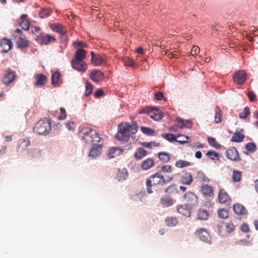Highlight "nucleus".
I'll return each instance as SVG.
<instances>
[{"mask_svg":"<svg viewBox=\"0 0 258 258\" xmlns=\"http://www.w3.org/2000/svg\"><path fill=\"white\" fill-rule=\"evenodd\" d=\"M118 131L115 136L120 141L127 142L130 139L131 134H135L139 128L136 122L132 125L127 122H121L118 125Z\"/></svg>","mask_w":258,"mask_h":258,"instance_id":"f257e3e1","label":"nucleus"},{"mask_svg":"<svg viewBox=\"0 0 258 258\" xmlns=\"http://www.w3.org/2000/svg\"><path fill=\"white\" fill-rule=\"evenodd\" d=\"M165 183H166V179L162 175L161 172H157L147 179L146 186L147 191L149 194H151L153 192L152 186L154 187Z\"/></svg>","mask_w":258,"mask_h":258,"instance_id":"f03ea898","label":"nucleus"},{"mask_svg":"<svg viewBox=\"0 0 258 258\" xmlns=\"http://www.w3.org/2000/svg\"><path fill=\"white\" fill-rule=\"evenodd\" d=\"M51 129V123L50 120L45 118L40 120L36 123L33 128V131L37 135L46 136L50 133Z\"/></svg>","mask_w":258,"mask_h":258,"instance_id":"7ed1b4c3","label":"nucleus"},{"mask_svg":"<svg viewBox=\"0 0 258 258\" xmlns=\"http://www.w3.org/2000/svg\"><path fill=\"white\" fill-rule=\"evenodd\" d=\"M82 139L88 144H97L101 139L99 134L94 130L85 128L82 130Z\"/></svg>","mask_w":258,"mask_h":258,"instance_id":"20e7f679","label":"nucleus"},{"mask_svg":"<svg viewBox=\"0 0 258 258\" xmlns=\"http://www.w3.org/2000/svg\"><path fill=\"white\" fill-rule=\"evenodd\" d=\"M139 113H147L148 115H149L151 118L154 119L155 120H159L163 117V114L162 113V112H160L157 109L148 107L141 110L139 111Z\"/></svg>","mask_w":258,"mask_h":258,"instance_id":"39448f33","label":"nucleus"},{"mask_svg":"<svg viewBox=\"0 0 258 258\" xmlns=\"http://www.w3.org/2000/svg\"><path fill=\"white\" fill-rule=\"evenodd\" d=\"M16 78V73L9 69L7 70L6 73L4 74L2 82L5 85L8 86L15 81Z\"/></svg>","mask_w":258,"mask_h":258,"instance_id":"423d86ee","label":"nucleus"},{"mask_svg":"<svg viewBox=\"0 0 258 258\" xmlns=\"http://www.w3.org/2000/svg\"><path fill=\"white\" fill-rule=\"evenodd\" d=\"M192 209L193 207L192 206L186 204L179 205L176 207L177 211L187 217L191 216Z\"/></svg>","mask_w":258,"mask_h":258,"instance_id":"0eeeda50","label":"nucleus"},{"mask_svg":"<svg viewBox=\"0 0 258 258\" xmlns=\"http://www.w3.org/2000/svg\"><path fill=\"white\" fill-rule=\"evenodd\" d=\"M185 202L187 203L186 204L193 206L197 204L198 202V197L194 192L191 191L186 192L183 197Z\"/></svg>","mask_w":258,"mask_h":258,"instance_id":"6e6552de","label":"nucleus"},{"mask_svg":"<svg viewBox=\"0 0 258 258\" xmlns=\"http://www.w3.org/2000/svg\"><path fill=\"white\" fill-rule=\"evenodd\" d=\"M247 79V74L243 70L239 71L233 76L234 82L238 85H242Z\"/></svg>","mask_w":258,"mask_h":258,"instance_id":"1a4fd4ad","label":"nucleus"},{"mask_svg":"<svg viewBox=\"0 0 258 258\" xmlns=\"http://www.w3.org/2000/svg\"><path fill=\"white\" fill-rule=\"evenodd\" d=\"M227 157L235 162H238L241 160L240 156L235 147H231L226 151Z\"/></svg>","mask_w":258,"mask_h":258,"instance_id":"9d476101","label":"nucleus"},{"mask_svg":"<svg viewBox=\"0 0 258 258\" xmlns=\"http://www.w3.org/2000/svg\"><path fill=\"white\" fill-rule=\"evenodd\" d=\"M71 64L74 69L79 72H84L88 68L87 64L82 60L79 61L72 59Z\"/></svg>","mask_w":258,"mask_h":258,"instance_id":"9b49d317","label":"nucleus"},{"mask_svg":"<svg viewBox=\"0 0 258 258\" xmlns=\"http://www.w3.org/2000/svg\"><path fill=\"white\" fill-rule=\"evenodd\" d=\"M196 235L202 241L208 242L211 239V236L208 231L205 228H201L196 232Z\"/></svg>","mask_w":258,"mask_h":258,"instance_id":"f8f14e48","label":"nucleus"},{"mask_svg":"<svg viewBox=\"0 0 258 258\" xmlns=\"http://www.w3.org/2000/svg\"><path fill=\"white\" fill-rule=\"evenodd\" d=\"M162 137L166 140H168L169 142H177L180 144H183L186 143L188 142V140H189V137L187 136H185L184 138L186 139V140H178L176 139V137L173 134H165L162 135Z\"/></svg>","mask_w":258,"mask_h":258,"instance_id":"ddd939ff","label":"nucleus"},{"mask_svg":"<svg viewBox=\"0 0 258 258\" xmlns=\"http://www.w3.org/2000/svg\"><path fill=\"white\" fill-rule=\"evenodd\" d=\"M0 46L2 48L3 52H8L12 49L13 44L11 40L4 38L0 40Z\"/></svg>","mask_w":258,"mask_h":258,"instance_id":"4468645a","label":"nucleus"},{"mask_svg":"<svg viewBox=\"0 0 258 258\" xmlns=\"http://www.w3.org/2000/svg\"><path fill=\"white\" fill-rule=\"evenodd\" d=\"M218 199L219 203L223 204L229 202L231 200L226 191L223 188L220 190Z\"/></svg>","mask_w":258,"mask_h":258,"instance_id":"2eb2a0df","label":"nucleus"},{"mask_svg":"<svg viewBox=\"0 0 258 258\" xmlns=\"http://www.w3.org/2000/svg\"><path fill=\"white\" fill-rule=\"evenodd\" d=\"M104 73L100 70H93L90 73V78L92 81L99 82L104 78Z\"/></svg>","mask_w":258,"mask_h":258,"instance_id":"dca6fc26","label":"nucleus"},{"mask_svg":"<svg viewBox=\"0 0 258 258\" xmlns=\"http://www.w3.org/2000/svg\"><path fill=\"white\" fill-rule=\"evenodd\" d=\"M123 151V150L121 148L113 147L109 150L107 156L110 159L115 158L121 155Z\"/></svg>","mask_w":258,"mask_h":258,"instance_id":"f3484780","label":"nucleus"},{"mask_svg":"<svg viewBox=\"0 0 258 258\" xmlns=\"http://www.w3.org/2000/svg\"><path fill=\"white\" fill-rule=\"evenodd\" d=\"M201 191L206 197H212L214 195V189L211 186L204 184L201 186Z\"/></svg>","mask_w":258,"mask_h":258,"instance_id":"a211bd4d","label":"nucleus"},{"mask_svg":"<svg viewBox=\"0 0 258 258\" xmlns=\"http://www.w3.org/2000/svg\"><path fill=\"white\" fill-rule=\"evenodd\" d=\"M102 146L99 144H94L89 152V156L95 158L99 156L101 153Z\"/></svg>","mask_w":258,"mask_h":258,"instance_id":"6ab92c4d","label":"nucleus"},{"mask_svg":"<svg viewBox=\"0 0 258 258\" xmlns=\"http://www.w3.org/2000/svg\"><path fill=\"white\" fill-rule=\"evenodd\" d=\"M177 125L180 128H190L192 126V123L189 120H184L183 119L177 117L176 118Z\"/></svg>","mask_w":258,"mask_h":258,"instance_id":"aec40b11","label":"nucleus"},{"mask_svg":"<svg viewBox=\"0 0 258 258\" xmlns=\"http://www.w3.org/2000/svg\"><path fill=\"white\" fill-rule=\"evenodd\" d=\"M233 209L236 215H244L247 214V211L246 209L241 204H234L233 206Z\"/></svg>","mask_w":258,"mask_h":258,"instance_id":"412c9836","label":"nucleus"},{"mask_svg":"<svg viewBox=\"0 0 258 258\" xmlns=\"http://www.w3.org/2000/svg\"><path fill=\"white\" fill-rule=\"evenodd\" d=\"M193 181V178L190 173L186 172L180 177V182L183 184L190 185Z\"/></svg>","mask_w":258,"mask_h":258,"instance_id":"4be33fe9","label":"nucleus"},{"mask_svg":"<svg viewBox=\"0 0 258 258\" xmlns=\"http://www.w3.org/2000/svg\"><path fill=\"white\" fill-rule=\"evenodd\" d=\"M86 51L83 48H79L76 52L74 57L73 60H82L86 58Z\"/></svg>","mask_w":258,"mask_h":258,"instance_id":"5701e85b","label":"nucleus"},{"mask_svg":"<svg viewBox=\"0 0 258 258\" xmlns=\"http://www.w3.org/2000/svg\"><path fill=\"white\" fill-rule=\"evenodd\" d=\"M35 85L37 86L44 85L47 81V77L43 74H37L35 76Z\"/></svg>","mask_w":258,"mask_h":258,"instance_id":"b1692460","label":"nucleus"},{"mask_svg":"<svg viewBox=\"0 0 258 258\" xmlns=\"http://www.w3.org/2000/svg\"><path fill=\"white\" fill-rule=\"evenodd\" d=\"M27 15H22L21 16L19 21V24L21 27L24 30H28L30 26V23L28 20L27 19Z\"/></svg>","mask_w":258,"mask_h":258,"instance_id":"393cba45","label":"nucleus"},{"mask_svg":"<svg viewBox=\"0 0 258 258\" xmlns=\"http://www.w3.org/2000/svg\"><path fill=\"white\" fill-rule=\"evenodd\" d=\"M91 62L94 66L100 65L103 62V58L99 55H96L93 51L91 52Z\"/></svg>","mask_w":258,"mask_h":258,"instance_id":"a878e982","label":"nucleus"},{"mask_svg":"<svg viewBox=\"0 0 258 258\" xmlns=\"http://www.w3.org/2000/svg\"><path fill=\"white\" fill-rule=\"evenodd\" d=\"M160 203L163 207H168L173 205L174 200L169 196H165L161 199Z\"/></svg>","mask_w":258,"mask_h":258,"instance_id":"bb28decb","label":"nucleus"},{"mask_svg":"<svg viewBox=\"0 0 258 258\" xmlns=\"http://www.w3.org/2000/svg\"><path fill=\"white\" fill-rule=\"evenodd\" d=\"M30 146V142L28 140H21L17 146L18 152H22Z\"/></svg>","mask_w":258,"mask_h":258,"instance_id":"cd10ccee","label":"nucleus"},{"mask_svg":"<svg viewBox=\"0 0 258 258\" xmlns=\"http://www.w3.org/2000/svg\"><path fill=\"white\" fill-rule=\"evenodd\" d=\"M223 115V112L220 108V107L218 106H217L215 108V119L214 122L216 123H218L221 122L222 121V117Z\"/></svg>","mask_w":258,"mask_h":258,"instance_id":"c85d7f7f","label":"nucleus"},{"mask_svg":"<svg viewBox=\"0 0 258 258\" xmlns=\"http://www.w3.org/2000/svg\"><path fill=\"white\" fill-rule=\"evenodd\" d=\"M154 165V160L152 158H148L143 161L142 167L144 170H148Z\"/></svg>","mask_w":258,"mask_h":258,"instance_id":"c756f323","label":"nucleus"},{"mask_svg":"<svg viewBox=\"0 0 258 258\" xmlns=\"http://www.w3.org/2000/svg\"><path fill=\"white\" fill-rule=\"evenodd\" d=\"M209 216V214L206 210L200 209L197 213V218L201 220H207Z\"/></svg>","mask_w":258,"mask_h":258,"instance_id":"7c9ffc66","label":"nucleus"},{"mask_svg":"<svg viewBox=\"0 0 258 258\" xmlns=\"http://www.w3.org/2000/svg\"><path fill=\"white\" fill-rule=\"evenodd\" d=\"M147 154V151L142 148H139L135 153V157L137 160L142 159Z\"/></svg>","mask_w":258,"mask_h":258,"instance_id":"2f4dec72","label":"nucleus"},{"mask_svg":"<svg viewBox=\"0 0 258 258\" xmlns=\"http://www.w3.org/2000/svg\"><path fill=\"white\" fill-rule=\"evenodd\" d=\"M196 178L201 182H209L210 179L202 171H199L197 172Z\"/></svg>","mask_w":258,"mask_h":258,"instance_id":"473e14b6","label":"nucleus"},{"mask_svg":"<svg viewBox=\"0 0 258 258\" xmlns=\"http://www.w3.org/2000/svg\"><path fill=\"white\" fill-rule=\"evenodd\" d=\"M55 40L56 39L54 36L47 35L41 37L40 43L41 44L47 45L52 41H55Z\"/></svg>","mask_w":258,"mask_h":258,"instance_id":"72a5a7b5","label":"nucleus"},{"mask_svg":"<svg viewBox=\"0 0 258 258\" xmlns=\"http://www.w3.org/2000/svg\"><path fill=\"white\" fill-rule=\"evenodd\" d=\"M52 29L53 31L57 32L61 35H64L67 32V29L65 27H63L60 24H55L53 26Z\"/></svg>","mask_w":258,"mask_h":258,"instance_id":"f704fd0d","label":"nucleus"},{"mask_svg":"<svg viewBox=\"0 0 258 258\" xmlns=\"http://www.w3.org/2000/svg\"><path fill=\"white\" fill-rule=\"evenodd\" d=\"M158 156L160 160L164 163L168 162L171 158L170 155L166 152H159Z\"/></svg>","mask_w":258,"mask_h":258,"instance_id":"c9c22d12","label":"nucleus"},{"mask_svg":"<svg viewBox=\"0 0 258 258\" xmlns=\"http://www.w3.org/2000/svg\"><path fill=\"white\" fill-rule=\"evenodd\" d=\"M244 135L240 133L239 132H235L231 139V141L234 142H241L244 138Z\"/></svg>","mask_w":258,"mask_h":258,"instance_id":"e433bc0d","label":"nucleus"},{"mask_svg":"<svg viewBox=\"0 0 258 258\" xmlns=\"http://www.w3.org/2000/svg\"><path fill=\"white\" fill-rule=\"evenodd\" d=\"M218 216L219 218L226 219L229 218V213L228 210L222 209L218 211Z\"/></svg>","mask_w":258,"mask_h":258,"instance_id":"4c0bfd02","label":"nucleus"},{"mask_svg":"<svg viewBox=\"0 0 258 258\" xmlns=\"http://www.w3.org/2000/svg\"><path fill=\"white\" fill-rule=\"evenodd\" d=\"M191 165V163L187 161L179 160L175 162V166L178 168H183L185 167L189 166Z\"/></svg>","mask_w":258,"mask_h":258,"instance_id":"58836bf2","label":"nucleus"},{"mask_svg":"<svg viewBox=\"0 0 258 258\" xmlns=\"http://www.w3.org/2000/svg\"><path fill=\"white\" fill-rule=\"evenodd\" d=\"M17 46L19 48H26L28 46V41L22 37H20L17 41Z\"/></svg>","mask_w":258,"mask_h":258,"instance_id":"ea45409f","label":"nucleus"},{"mask_svg":"<svg viewBox=\"0 0 258 258\" xmlns=\"http://www.w3.org/2000/svg\"><path fill=\"white\" fill-rule=\"evenodd\" d=\"M241 172L237 170H234L232 174V180L235 182H239L241 179Z\"/></svg>","mask_w":258,"mask_h":258,"instance_id":"a19ab883","label":"nucleus"},{"mask_svg":"<svg viewBox=\"0 0 258 258\" xmlns=\"http://www.w3.org/2000/svg\"><path fill=\"white\" fill-rule=\"evenodd\" d=\"M60 76L61 75L58 72H55L52 74L51 80L53 85H56L58 82Z\"/></svg>","mask_w":258,"mask_h":258,"instance_id":"79ce46f5","label":"nucleus"},{"mask_svg":"<svg viewBox=\"0 0 258 258\" xmlns=\"http://www.w3.org/2000/svg\"><path fill=\"white\" fill-rule=\"evenodd\" d=\"M86 90L85 96L86 97H88L90 95H91L93 92V85L91 84L90 83L87 82L86 83Z\"/></svg>","mask_w":258,"mask_h":258,"instance_id":"37998d69","label":"nucleus"},{"mask_svg":"<svg viewBox=\"0 0 258 258\" xmlns=\"http://www.w3.org/2000/svg\"><path fill=\"white\" fill-rule=\"evenodd\" d=\"M165 222L168 226H174L176 225L178 221L175 217H168L166 219Z\"/></svg>","mask_w":258,"mask_h":258,"instance_id":"c03bdc74","label":"nucleus"},{"mask_svg":"<svg viewBox=\"0 0 258 258\" xmlns=\"http://www.w3.org/2000/svg\"><path fill=\"white\" fill-rule=\"evenodd\" d=\"M209 144L214 148L218 149L221 147V145L216 141L214 138L209 137L208 139Z\"/></svg>","mask_w":258,"mask_h":258,"instance_id":"a18cd8bd","label":"nucleus"},{"mask_svg":"<svg viewBox=\"0 0 258 258\" xmlns=\"http://www.w3.org/2000/svg\"><path fill=\"white\" fill-rule=\"evenodd\" d=\"M165 192L169 195L177 193V188L175 184L169 186L165 190Z\"/></svg>","mask_w":258,"mask_h":258,"instance_id":"49530a36","label":"nucleus"},{"mask_svg":"<svg viewBox=\"0 0 258 258\" xmlns=\"http://www.w3.org/2000/svg\"><path fill=\"white\" fill-rule=\"evenodd\" d=\"M249 114V108L248 107L246 106L244 108L243 111L239 113V116L240 118L246 119Z\"/></svg>","mask_w":258,"mask_h":258,"instance_id":"de8ad7c7","label":"nucleus"},{"mask_svg":"<svg viewBox=\"0 0 258 258\" xmlns=\"http://www.w3.org/2000/svg\"><path fill=\"white\" fill-rule=\"evenodd\" d=\"M245 149L248 152H253L256 150V146L254 143L250 142L245 145Z\"/></svg>","mask_w":258,"mask_h":258,"instance_id":"09e8293b","label":"nucleus"},{"mask_svg":"<svg viewBox=\"0 0 258 258\" xmlns=\"http://www.w3.org/2000/svg\"><path fill=\"white\" fill-rule=\"evenodd\" d=\"M225 225L226 230L228 233H231L235 230V226L234 225L232 221H229V222L226 223Z\"/></svg>","mask_w":258,"mask_h":258,"instance_id":"8fccbe9b","label":"nucleus"},{"mask_svg":"<svg viewBox=\"0 0 258 258\" xmlns=\"http://www.w3.org/2000/svg\"><path fill=\"white\" fill-rule=\"evenodd\" d=\"M141 131L147 135H153L155 133V131L148 127H141Z\"/></svg>","mask_w":258,"mask_h":258,"instance_id":"3c124183","label":"nucleus"},{"mask_svg":"<svg viewBox=\"0 0 258 258\" xmlns=\"http://www.w3.org/2000/svg\"><path fill=\"white\" fill-rule=\"evenodd\" d=\"M122 61L124 64L127 66L133 67L135 64L134 61L130 57H125L123 58Z\"/></svg>","mask_w":258,"mask_h":258,"instance_id":"603ef678","label":"nucleus"},{"mask_svg":"<svg viewBox=\"0 0 258 258\" xmlns=\"http://www.w3.org/2000/svg\"><path fill=\"white\" fill-rule=\"evenodd\" d=\"M50 14V11L48 9H43L39 13L40 17L42 18L48 17Z\"/></svg>","mask_w":258,"mask_h":258,"instance_id":"864d4df0","label":"nucleus"},{"mask_svg":"<svg viewBox=\"0 0 258 258\" xmlns=\"http://www.w3.org/2000/svg\"><path fill=\"white\" fill-rule=\"evenodd\" d=\"M207 155L212 160H215V158H217L218 160H219V156L218 154L215 151H209L207 153Z\"/></svg>","mask_w":258,"mask_h":258,"instance_id":"5fc2aeb1","label":"nucleus"},{"mask_svg":"<svg viewBox=\"0 0 258 258\" xmlns=\"http://www.w3.org/2000/svg\"><path fill=\"white\" fill-rule=\"evenodd\" d=\"M162 52H163L164 51H162ZM164 52V54H166L167 56L170 58H172L173 57H177L178 54L177 51H173L168 53L166 50H165Z\"/></svg>","mask_w":258,"mask_h":258,"instance_id":"6e6d98bb","label":"nucleus"},{"mask_svg":"<svg viewBox=\"0 0 258 258\" xmlns=\"http://www.w3.org/2000/svg\"><path fill=\"white\" fill-rule=\"evenodd\" d=\"M60 115L58 117V119L59 120L64 119L67 117L65 109L63 108H60Z\"/></svg>","mask_w":258,"mask_h":258,"instance_id":"4d7b16f0","label":"nucleus"},{"mask_svg":"<svg viewBox=\"0 0 258 258\" xmlns=\"http://www.w3.org/2000/svg\"><path fill=\"white\" fill-rule=\"evenodd\" d=\"M66 126L70 131H74L75 128V124L74 122L68 121L65 124Z\"/></svg>","mask_w":258,"mask_h":258,"instance_id":"13d9d810","label":"nucleus"},{"mask_svg":"<svg viewBox=\"0 0 258 258\" xmlns=\"http://www.w3.org/2000/svg\"><path fill=\"white\" fill-rule=\"evenodd\" d=\"M161 170L164 172L171 173L172 171V167L170 165L163 166Z\"/></svg>","mask_w":258,"mask_h":258,"instance_id":"bf43d9fd","label":"nucleus"},{"mask_svg":"<svg viewBox=\"0 0 258 258\" xmlns=\"http://www.w3.org/2000/svg\"><path fill=\"white\" fill-rule=\"evenodd\" d=\"M75 47H86L87 44L83 41H76L74 42Z\"/></svg>","mask_w":258,"mask_h":258,"instance_id":"052dcab7","label":"nucleus"},{"mask_svg":"<svg viewBox=\"0 0 258 258\" xmlns=\"http://www.w3.org/2000/svg\"><path fill=\"white\" fill-rule=\"evenodd\" d=\"M127 172H123V170L122 171V172L121 173H119L117 174V179L119 181H121L122 180H124L126 176H127Z\"/></svg>","mask_w":258,"mask_h":258,"instance_id":"680f3d73","label":"nucleus"},{"mask_svg":"<svg viewBox=\"0 0 258 258\" xmlns=\"http://www.w3.org/2000/svg\"><path fill=\"white\" fill-rule=\"evenodd\" d=\"M240 230L244 233H247L249 232V228L247 224L243 223L240 226Z\"/></svg>","mask_w":258,"mask_h":258,"instance_id":"e2e57ef3","label":"nucleus"},{"mask_svg":"<svg viewBox=\"0 0 258 258\" xmlns=\"http://www.w3.org/2000/svg\"><path fill=\"white\" fill-rule=\"evenodd\" d=\"M249 99L251 101H254L256 98L255 94L252 91H249L247 93Z\"/></svg>","mask_w":258,"mask_h":258,"instance_id":"0e129e2a","label":"nucleus"},{"mask_svg":"<svg viewBox=\"0 0 258 258\" xmlns=\"http://www.w3.org/2000/svg\"><path fill=\"white\" fill-rule=\"evenodd\" d=\"M200 52V48L199 47L195 46L191 50V54L192 55H197Z\"/></svg>","mask_w":258,"mask_h":258,"instance_id":"69168bd1","label":"nucleus"},{"mask_svg":"<svg viewBox=\"0 0 258 258\" xmlns=\"http://www.w3.org/2000/svg\"><path fill=\"white\" fill-rule=\"evenodd\" d=\"M163 97V94L161 92H158L155 94V99L157 100H161Z\"/></svg>","mask_w":258,"mask_h":258,"instance_id":"338daca9","label":"nucleus"},{"mask_svg":"<svg viewBox=\"0 0 258 258\" xmlns=\"http://www.w3.org/2000/svg\"><path fill=\"white\" fill-rule=\"evenodd\" d=\"M104 94V92L102 90V89H99L97 91H96L95 92V96L97 98L98 97H99L100 96H103Z\"/></svg>","mask_w":258,"mask_h":258,"instance_id":"774afa93","label":"nucleus"}]
</instances>
